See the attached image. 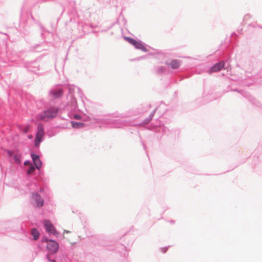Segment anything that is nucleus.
Instances as JSON below:
<instances>
[{"label": "nucleus", "instance_id": "1", "mask_svg": "<svg viewBox=\"0 0 262 262\" xmlns=\"http://www.w3.org/2000/svg\"><path fill=\"white\" fill-rule=\"evenodd\" d=\"M58 110L56 107H52L45 111L43 113L37 116L39 120L48 121L49 119L55 117L57 115Z\"/></svg>", "mask_w": 262, "mask_h": 262}, {"label": "nucleus", "instance_id": "2", "mask_svg": "<svg viewBox=\"0 0 262 262\" xmlns=\"http://www.w3.org/2000/svg\"><path fill=\"white\" fill-rule=\"evenodd\" d=\"M125 40L128 41L129 43L133 45L135 47L138 49L141 50L144 52H147V50L144 45L140 41H137L132 38L128 37H125Z\"/></svg>", "mask_w": 262, "mask_h": 262}, {"label": "nucleus", "instance_id": "3", "mask_svg": "<svg viewBox=\"0 0 262 262\" xmlns=\"http://www.w3.org/2000/svg\"><path fill=\"white\" fill-rule=\"evenodd\" d=\"M44 136L43 127L42 125L38 124L37 127V132L36 135L35 140V145L36 147H38L40 142L41 141L42 138Z\"/></svg>", "mask_w": 262, "mask_h": 262}, {"label": "nucleus", "instance_id": "4", "mask_svg": "<svg viewBox=\"0 0 262 262\" xmlns=\"http://www.w3.org/2000/svg\"><path fill=\"white\" fill-rule=\"evenodd\" d=\"M47 247L51 253H55L58 250L59 246L57 243L55 241L53 240H48Z\"/></svg>", "mask_w": 262, "mask_h": 262}, {"label": "nucleus", "instance_id": "5", "mask_svg": "<svg viewBox=\"0 0 262 262\" xmlns=\"http://www.w3.org/2000/svg\"><path fill=\"white\" fill-rule=\"evenodd\" d=\"M44 226L47 230V231L51 234H53L54 235H57V232L55 230L53 225L51 224V222L48 220H46L43 222Z\"/></svg>", "mask_w": 262, "mask_h": 262}, {"label": "nucleus", "instance_id": "6", "mask_svg": "<svg viewBox=\"0 0 262 262\" xmlns=\"http://www.w3.org/2000/svg\"><path fill=\"white\" fill-rule=\"evenodd\" d=\"M225 63L224 62H220L215 64L212 67H211L210 69L209 73H212L213 72H216L221 70L224 67Z\"/></svg>", "mask_w": 262, "mask_h": 262}, {"label": "nucleus", "instance_id": "7", "mask_svg": "<svg viewBox=\"0 0 262 262\" xmlns=\"http://www.w3.org/2000/svg\"><path fill=\"white\" fill-rule=\"evenodd\" d=\"M66 233L67 235H64V237L66 238L71 244H74L76 243V241L74 239L75 237V235L73 233H72L71 231H64V234Z\"/></svg>", "mask_w": 262, "mask_h": 262}, {"label": "nucleus", "instance_id": "8", "mask_svg": "<svg viewBox=\"0 0 262 262\" xmlns=\"http://www.w3.org/2000/svg\"><path fill=\"white\" fill-rule=\"evenodd\" d=\"M31 157L37 169H39L40 167H41L42 164L39 158V157L37 155L32 154H31Z\"/></svg>", "mask_w": 262, "mask_h": 262}, {"label": "nucleus", "instance_id": "9", "mask_svg": "<svg viewBox=\"0 0 262 262\" xmlns=\"http://www.w3.org/2000/svg\"><path fill=\"white\" fill-rule=\"evenodd\" d=\"M33 199L35 201L38 207H41L43 204V200L39 195L37 193L33 194Z\"/></svg>", "mask_w": 262, "mask_h": 262}, {"label": "nucleus", "instance_id": "10", "mask_svg": "<svg viewBox=\"0 0 262 262\" xmlns=\"http://www.w3.org/2000/svg\"><path fill=\"white\" fill-rule=\"evenodd\" d=\"M180 64V62L177 60H172L168 64L169 67L173 69L178 68Z\"/></svg>", "mask_w": 262, "mask_h": 262}, {"label": "nucleus", "instance_id": "11", "mask_svg": "<svg viewBox=\"0 0 262 262\" xmlns=\"http://www.w3.org/2000/svg\"><path fill=\"white\" fill-rule=\"evenodd\" d=\"M72 126L75 128H80L84 126V124L81 122H77L75 121L71 122Z\"/></svg>", "mask_w": 262, "mask_h": 262}, {"label": "nucleus", "instance_id": "12", "mask_svg": "<svg viewBox=\"0 0 262 262\" xmlns=\"http://www.w3.org/2000/svg\"><path fill=\"white\" fill-rule=\"evenodd\" d=\"M51 94L55 98H58L61 96L62 94V91L61 90H57L54 91H53Z\"/></svg>", "mask_w": 262, "mask_h": 262}, {"label": "nucleus", "instance_id": "13", "mask_svg": "<svg viewBox=\"0 0 262 262\" xmlns=\"http://www.w3.org/2000/svg\"><path fill=\"white\" fill-rule=\"evenodd\" d=\"M31 234L33 236V238L35 240H36L38 238L39 236V233L38 230L36 229H33L31 231Z\"/></svg>", "mask_w": 262, "mask_h": 262}, {"label": "nucleus", "instance_id": "14", "mask_svg": "<svg viewBox=\"0 0 262 262\" xmlns=\"http://www.w3.org/2000/svg\"><path fill=\"white\" fill-rule=\"evenodd\" d=\"M31 127V126L30 125H27L25 126H24L22 129H21V130L22 132H23L24 133L26 134L27 133H28V132L29 131V130L30 129Z\"/></svg>", "mask_w": 262, "mask_h": 262}, {"label": "nucleus", "instance_id": "15", "mask_svg": "<svg viewBox=\"0 0 262 262\" xmlns=\"http://www.w3.org/2000/svg\"><path fill=\"white\" fill-rule=\"evenodd\" d=\"M35 170V168L33 166L31 165L27 171V173L28 174H31Z\"/></svg>", "mask_w": 262, "mask_h": 262}, {"label": "nucleus", "instance_id": "16", "mask_svg": "<svg viewBox=\"0 0 262 262\" xmlns=\"http://www.w3.org/2000/svg\"><path fill=\"white\" fill-rule=\"evenodd\" d=\"M74 118L75 119L79 120L81 119V117L78 115H74Z\"/></svg>", "mask_w": 262, "mask_h": 262}, {"label": "nucleus", "instance_id": "17", "mask_svg": "<svg viewBox=\"0 0 262 262\" xmlns=\"http://www.w3.org/2000/svg\"><path fill=\"white\" fill-rule=\"evenodd\" d=\"M15 160L17 163H20V160L18 158H17L16 157H15Z\"/></svg>", "mask_w": 262, "mask_h": 262}, {"label": "nucleus", "instance_id": "18", "mask_svg": "<svg viewBox=\"0 0 262 262\" xmlns=\"http://www.w3.org/2000/svg\"><path fill=\"white\" fill-rule=\"evenodd\" d=\"M28 138H29V139H32V138H33V136H32V135H29V136H28Z\"/></svg>", "mask_w": 262, "mask_h": 262}, {"label": "nucleus", "instance_id": "19", "mask_svg": "<svg viewBox=\"0 0 262 262\" xmlns=\"http://www.w3.org/2000/svg\"><path fill=\"white\" fill-rule=\"evenodd\" d=\"M24 164L27 165L29 164V162H25Z\"/></svg>", "mask_w": 262, "mask_h": 262}, {"label": "nucleus", "instance_id": "20", "mask_svg": "<svg viewBox=\"0 0 262 262\" xmlns=\"http://www.w3.org/2000/svg\"><path fill=\"white\" fill-rule=\"evenodd\" d=\"M52 262H56L55 260L53 259L52 260Z\"/></svg>", "mask_w": 262, "mask_h": 262}]
</instances>
